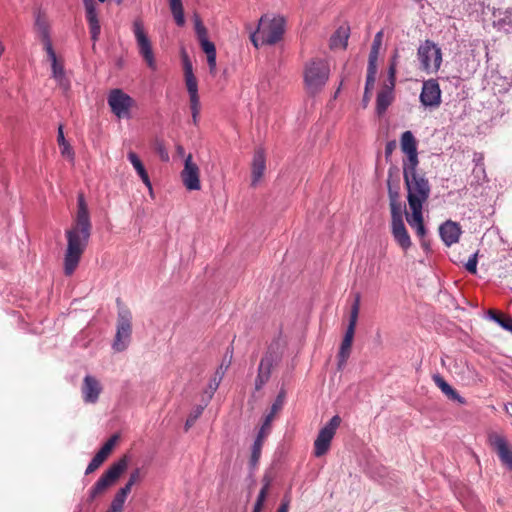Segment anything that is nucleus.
Returning <instances> with one entry per match:
<instances>
[{
    "mask_svg": "<svg viewBox=\"0 0 512 512\" xmlns=\"http://www.w3.org/2000/svg\"><path fill=\"white\" fill-rule=\"evenodd\" d=\"M394 147H395V142L387 143L386 149H385L386 155L391 154Z\"/></svg>",
    "mask_w": 512,
    "mask_h": 512,
    "instance_id": "nucleus-57",
    "label": "nucleus"
},
{
    "mask_svg": "<svg viewBox=\"0 0 512 512\" xmlns=\"http://www.w3.org/2000/svg\"><path fill=\"white\" fill-rule=\"evenodd\" d=\"M107 102L112 113L117 118H131V108L134 105V100L121 89H112L108 94Z\"/></svg>",
    "mask_w": 512,
    "mask_h": 512,
    "instance_id": "nucleus-9",
    "label": "nucleus"
},
{
    "mask_svg": "<svg viewBox=\"0 0 512 512\" xmlns=\"http://www.w3.org/2000/svg\"><path fill=\"white\" fill-rule=\"evenodd\" d=\"M474 173L483 174L484 173V169L482 167H479V168L474 170Z\"/></svg>",
    "mask_w": 512,
    "mask_h": 512,
    "instance_id": "nucleus-60",
    "label": "nucleus"
},
{
    "mask_svg": "<svg viewBox=\"0 0 512 512\" xmlns=\"http://www.w3.org/2000/svg\"><path fill=\"white\" fill-rule=\"evenodd\" d=\"M398 52L396 51L390 59L388 67V80L396 82V72L398 65Z\"/></svg>",
    "mask_w": 512,
    "mask_h": 512,
    "instance_id": "nucleus-45",
    "label": "nucleus"
},
{
    "mask_svg": "<svg viewBox=\"0 0 512 512\" xmlns=\"http://www.w3.org/2000/svg\"><path fill=\"white\" fill-rule=\"evenodd\" d=\"M254 507L262 511L263 504L255 502Z\"/></svg>",
    "mask_w": 512,
    "mask_h": 512,
    "instance_id": "nucleus-61",
    "label": "nucleus"
},
{
    "mask_svg": "<svg viewBox=\"0 0 512 512\" xmlns=\"http://www.w3.org/2000/svg\"><path fill=\"white\" fill-rule=\"evenodd\" d=\"M268 486H269V484H268V483H266V484L262 487V489L260 490V492H259V494H258V496H257L256 502L261 503V504H263V505H264V502H265V500H266V496H267Z\"/></svg>",
    "mask_w": 512,
    "mask_h": 512,
    "instance_id": "nucleus-51",
    "label": "nucleus"
},
{
    "mask_svg": "<svg viewBox=\"0 0 512 512\" xmlns=\"http://www.w3.org/2000/svg\"><path fill=\"white\" fill-rule=\"evenodd\" d=\"M379 51H380L379 49L371 47L367 68L377 69V60H378Z\"/></svg>",
    "mask_w": 512,
    "mask_h": 512,
    "instance_id": "nucleus-48",
    "label": "nucleus"
},
{
    "mask_svg": "<svg viewBox=\"0 0 512 512\" xmlns=\"http://www.w3.org/2000/svg\"><path fill=\"white\" fill-rule=\"evenodd\" d=\"M359 302L360 297L357 296L354 304L352 305L350 317H349V324L346 331L354 332L355 333V327L358 320L359 315Z\"/></svg>",
    "mask_w": 512,
    "mask_h": 512,
    "instance_id": "nucleus-37",
    "label": "nucleus"
},
{
    "mask_svg": "<svg viewBox=\"0 0 512 512\" xmlns=\"http://www.w3.org/2000/svg\"><path fill=\"white\" fill-rule=\"evenodd\" d=\"M263 442L261 440V437H256L253 446H252V453H251V464L255 465L261 455V449H262Z\"/></svg>",
    "mask_w": 512,
    "mask_h": 512,
    "instance_id": "nucleus-43",
    "label": "nucleus"
},
{
    "mask_svg": "<svg viewBox=\"0 0 512 512\" xmlns=\"http://www.w3.org/2000/svg\"><path fill=\"white\" fill-rule=\"evenodd\" d=\"M194 29L197 36V39L200 43L202 50L206 53V55L216 53V48L213 42L208 39V32L206 27L203 25L199 15L194 14Z\"/></svg>",
    "mask_w": 512,
    "mask_h": 512,
    "instance_id": "nucleus-21",
    "label": "nucleus"
},
{
    "mask_svg": "<svg viewBox=\"0 0 512 512\" xmlns=\"http://www.w3.org/2000/svg\"><path fill=\"white\" fill-rule=\"evenodd\" d=\"M349 38V27L340 26L330 38L331 49H345Z\"/></svg>",
    "mask_w": 512,
    "mask_h": 512,
    "instance_id": "nucleus-26",
    "label": "nucleus"
},
{
    "mask_svg": "<svg viewBox=\"0 0 512 512\" xmlns=\"http://www.w3.org/2000/svg\"><path fill=\"white\" fill-rule=\"evenodd\" d=\"M184 75L188 94H198L197 80L193 74L192 64L187 56L184 57Z\"/></svg>",
    "mask_w": 512,
    "mask_h": 512,
    "instance_id": "nucleus-27",
    "label": "nucleus"
},
{
    "mask_svg": "<svg viewBox=\"0 0 512 512\" xmlns=\"http://www.w3.org/2000/svg\"><path fill=\"white\" fill-rule=\"evenodd\" d=\"M494 25L499 29L508 31L512 28V8L502 11L500 9L493 12Z\"/></svg>",
    "mask_w": 512,
    "mask_h": 512,
    "instance_id": "nucleus-28",
    "label": "nucleus"
},
{
    "mask_svg": "<svg viewBox=\"0 0 512 512\" xmlns=\"http://www.w3.org/2000/svg\"><path fill=\"white\" fill-rule=\"evenodd\" d=\"M3 51H4V46H3V44L0 42V56L2 55Z\"/></svg>",
    "mask_w": 512,
    "mask_h": 512,
    "instance_id": "nucleus-63",
    "label": "nucleus"
},
{
    "mask_svg": "<svg viewBox=\"0 0 512 512\" xmlns=\"http://www.w3.org/2000/svg\"><path fill=\"white\" fill-rule=\"evenodd\" d=\"M47 57L51 62L52 78L64 92L68 91L70 89V80L66 75L63 63L58 60L54 50L47 52Z\"/></svg>",
    "mask_w": 512,
    "mask_h": 512,
    "instance_id": "nucleus-15",
    "label": "nucleus"
},
{
    "mask_svg": "<svg viewBox=\"0 0 512 512\" xmlns=\"http://www.w3.org/2000/svg\"><path fill=\"white\" fill-rule=\"evenodd\" d=\"M129 493L130 491H128V488L122 487L114 496L110 508L122 512L125 500Z\"/></svg>",
    "mask_w": 512,
    "mask_h": 512,
    "instance_id": "nucleus-36",
    "label": "nucleus"
},
{
    "mask_svg": "<svg viewBox=\"0 0 512 512\" xmlns=\"http://www.w3.org/2000/svg\"><path fill=\"white\" fill-rule=\"evenodd\" d=\"M142 479V472L140 468H136L133 470L129 476V479L123 488H128V491H131V488L134 484L139 482Z\"/></svg>",
    "mask_w": 512,
    "mask_h": 512,
    "instance_id": "nucleus-46",
    "label": "nucleus"
},
{
    "mask_svg": "<svg viewBox=\"0 0 512 512\" xmlns=\"http://www.w3.org/2000/svg\"><path fill=\"white\" fill-rule=\"evenodd\" d=\"M266 171V157L263 149L254 152L251 164V186L256 187L262 180Z\"/></svg>",
    "mask_w": 512,
    "mask_h": 512,
    "instance_id": "nucleus-18",
    "label": "nucleus"
},
{
    "mask_svg": "<svg viewBox=\"0 0 512 512\" xmlns=\"http://www.w3.org/2000/svg\"><path fill=\"white\" fill-rule=\"evenodd\" d=\"M278 360V354L271 349L261 359L258 367V374L255 379L256 390L262 389V387L268 382L271 376V370Z\"/></svg>",
    "mask_w": 512,
    "mask_h": 512,
    "instance_id": "nucleus-14",
    "label": "nucleus"
},
{
    "mask_svg": "<svg viewBox=\"0 0 512 512\" xmlns=\"http://www.w3.org/2000/svg\"><path fill=\"white\" fill-rule=\"evenodd\" d=\"M102 392L100 381L91 375H86L83 379L81 393L83 401L88 404H94L98 401Z\"/></svg>",
    "mask_w": 512,
    "mask_h": 512,
    "instance_id": "nucleus-16",
    "label": "nucleus"
},
{
    "mask_svg": "<svg viewBox=\"0 0 512 512\" xmlns=\"http://www.w3.org/2000/svg\"><path fill=\"white\" fill-rule=\"evenodd\" d=\"M395 82L387 80L383 88L377 95L376 111L378 115H382L391 105L394 99Z\"/></svg>",
    "mask_w": 512,
    "mask_h": 512,
    "instance_id": "nucleus-22",
    "label": "nucleus"
},
{
    "mask_svg": "<svg viewBox=\"0 0 512 512\" xmlns=\"http://www.w3.org/2000/svg\"><path fill=\"white\" fill-rule=\"evenodd\" d=\"M206 405H207V403H205L204 405H198L191 411V413L189 414V416L185 422V430L186 431L188 429H190L194 425L196 420L201 416Z\"/></svg>",
    "mask_w": 512,
    "mask_h": 512,
    "instance_id": "nucleus-39",
    "label": "nucleus"
},
{
    "mask_svg": "<svg viewBox=\"0 0 512 512\" xmlns=\"http://www.w3.org/2000/svg\"><path fill=\"white\" fill-rule=\"evenodd\" d=\"M329 74L330 68L326 61L316 59L308 62L304 70V80L309 92H319L325 86Z\"/></svg>",
    "mask_w": 512,
    "mask_h": 512,
    "instance_id": "nucleus-6",
    "label": "nucleus"
},
{
    "mask_svg": "<svg viewBox=\"0 0 512 512\" xmlns=\"http://www.w3.org/2000/svg\"><path fill=\"white\" fill-rule=\"evenodd\" d=\"M491 81L493 90L495 93L507 92L512 87V79L509 77H503L498 73L491 75Z\"/></svg>",
    "mask_w": 512,
    "mask_h": 512,
    "instance_id": "nucleus-30",
    "label": "nucleus"
},
{
    "mask_svg": "<svg viewBox=\"0 0 512 512\" xmlns=\"http://www.w3.org/2000/svg\"><path fill=\"white\" fill-rule=\"evenodd\" d=\"M92 223L84 195L77 198V212L71 228L66 230L67 248L64 254V273L70 276L79 265L82 254L88 246Z\"/></svg>",
    "mask_w": 512,
    "mask_h": 512,
    "instance_id": "nucleus-1",
    "label": "nucleus"
},
{
    "mask_svg": "<svg viewBox=\"0 0 512 512\" xmlns=\"http://www.w3.org/2000/svg\"><path fill=\"white\" fill-rule=\"evenodd\" d=\"M171 13L174 17V20L178 26H183L185 24V17L183 11V5L181 0H168Z\"/></svg>",
    "mask_w": 512,
    "mask_h": 512,
    "instance_id": "nucleus-33",
    "label": "nucleus"
},
{
    "mask_svg": "<svg viewBox=\"0 0 512 512\" xmlns=\"http://www.w3.org/2000/svg\"><path fill=\"white\" fill-rule=\"evenodd\" d=\"M183 185L189 191H197L201 189L200 169L197 163L193 161L191 154L185 156L184 168L180 173Z\"/></svg>",
    "mask_w": 512,
    "mask_h": 512,
    "instance_id": "nucleus-11",
    "label": "nucleus"
},
{
    "mask_svg": "<svg viewBox=\"0 0 512 512\" xmlns=\"http://www.w3.org/2000/svg\"><path fill=\"white\" fill-rule=\"evenodd\" d=\"M490 318L499 324L502 328L512 333V318L511 317H502L494 313L493 311L489 312Z\"/></svg>",
    "mask_w": 512,
    "mask_h": 512,
    "instance_id": "nucleus-40",
    "label": "nucleus"
},
{
    "mask_svg": "<svg viewBox=\"0 0 512 512\" xmlns=\"http://www.w3.org/2000/svg\"><path fill=\"white\" fill-rule=\"evenodd\" d=\"M403 178L407 190V201L411 213L406 212V220L419 237H424L423 206L427 202L431 187L425 174L418 167L403 168Z\"/></svg>",
    "mask_w": 512,
    "mask_h": 512,
    "instance_id": "nucleus-2",
    "label": "nucleus"
},
{
    "mask_svg": "<svg viewBox=\"0 0 512 512\" xmlns=\"http://www.w3.org/2000/svg\"><path fill=\"white\" fill-rule=\"evenodd\" d=\"M35 29L41 42L43 43V48L46 53L54 50L50 38L49 23L47 19L40 13L35 19Z\"/></svg>",
    "mask_w": 512,
    "mask_h": 512,
    "instance_id": "nucleus-23",
    "label": "nucleus"
},
{
    "mask_svg": "<svg viewBox=\"0 0 512 512\" xmlns=\"http://www.w3.org/2000/svg\"><path fill=\"white\" fill-rule=\"evenodd\" d=\"M285 30V19L281 16H262L259 20L258 28L250 36L255 47H258L259 40L261 44L272 45L278 42Z\"/></svg>",
    "mask_w": 512,
    "mask_h": 512,
    "instance_id": "nucleus-3",
    "label": "nucleus"
},
{
    "mask_svg": "<svg viewBox=\"0 0 512 512\" xmlns=\"http://www.w3.org/2000/svg\"><path fill=\"white\" fill-rule=\"evenodd\" d=\"M489 440L501 462L512 470V451L509 449L506 439L498 434H493L490 436Z\"/></svg>",
    "mask_w": 512,
    "mask_h": 512,
    "instance_id": "nucleus-19",
    "label": "nucleus"
},
{
    "mask_svg": "<svg viewBox=\"0 0 512 512\" xmlns=\"http://www.w3.org/2000/svg\"><path fill=\"white\" fill-rule=\"evenodd\" d=\"M85 8V16L89 25L91 39L96 42L99 38L101 27L98 19L95 0H82Z\"/></svg>",
    "mask_w": 512,
    "mask_h": 512,
    "instance_id": "nucleus-17",
    "label": "nucleus"
},
{
    "mask_svg": "<svg viewBox=\"0 0 512 512\" xmlns=\"http://www.w3.org/2000/svg\"><path fill=\"white\" fill-rule=\"evenodd\" d=\"M376 74H377V69L367 68L365 96L367 95V93H370L371 90L374 88V84L376 81Z\"/></svg>",
    "mask_w": 512,
    "mask_h": 512,
    "instance_id": "nucleus-44",
    "label": "nucleus"
},
{
    "mask_svg": "<svg viewBox=\"0 0 512 512\" xmlns=\"http://www.w3.org/2000/svg\"><path fill=\"white\" fill-rule=\"evenodd\" d=\"M157 152L159 153L160 158L163 161H168L169 160V154H168L167 150L165 149V147L163 145L159 144L157 146Z\"/></svg>",
    "mask_w": 512,
    "mask_h": 512,
    "instance_id": "nucleus-54",
    "label": "nucleus"
},
{
    "mask_svg": "<svg viewBox=\"0 0 512 512\" xmlns=\"http://www.w3.org/2000/svg\"><path fill=\"white\" fill-rule=\"evenodd\" d=\"M417 59L420 69L427 74L437 73L442 65V50L432 40H425L417 49Z\"/></svg>",
    "mask_w": 512,
    "mask_h": 512,
    "instance_id": "nucleus-4",
    "label": "nucleus"
},
{
    "mask_svg": "<svg viewBox=\"0 0 512 512\" xmlns=\"http://www.w3.org/2000/svg\"><path fill=\"white\" fill-rule=\"evenodd\" d=\"M199 113L200 111H191V115H192V121L195 125L198 124V117H199Z\"/></svg>",
    "mask_w": 512,
    "mask_h": 512,
    "instance_id": "nucleus-58",
    "label": "nucleus"
},
{
    "mask_svg": "<svg viewBox=\"0 0 512 512\" xmlns=\"http://www.w3.org/2000/svg\"><path fill=\"white\" fill-rule=\"evenodd\" d=\"M207 63L212 74L215 73L216 70V53L207 55Z\"/></svg>",
    "mask_w": 512,
    "mask_h": 512,
    "instance_id": "nucleus-52",
    "label": "nucleus"
},
{
    "mask_svg": "<svg viewBox=\"0 0 512 512\" xmlns=\"http://www.w3.org/2000/svg\"><path fill=\"white\" fill-rule=\"evenodd\" d=\"M461 227L457 222L447 220L439 227V234L444 242V244L448 247L457 243L461 236Z\"/></svg>",
    "mask_w": 512,
    "mask_h": 512,
    "instance_id": "nucleus-20",
    "label": "nucleus"
},
{
    "mask_svg": "<svg viewBox=\"0 0 512 512\" xmlns=\"http://www.w3.org/2000/svg\"><path fill=\"white\" fill-rule=\"evenodd\" d=\"M131 322V312L128 309L121 307L118 310L116 335L112 343V349L115 352H123L128 348L132 335Z\"/></svg>",
    "mask_w": 512,
    "mask_h": 512,
    "instance_id": "nucleus-7",
    "label": "nucleus"
},
{
    "mask_svg": "<svg viewBox=\"0 0 512 512\" xmlns=\"http://www.w3.org/2000/svg\"><path fill=\"white\" fill-rule=\"evenodd\" d=\"M400 147L405 154L402 162V168L418 167L417 141L411 131H405L401 135Z\"/></svg>",
    "mask_w": 512,
    "mask_h": 512,
    "instance_id": "nucleus-12",
    "label": "nucleus"
},
{
    "mask_svg": "<svg viewBox=\"0 0 512 512\" xmlns=\"http://www.w3.org/2000/svg\"><path fill=\"white\" fill-rule=\"evenodd\" d=\"M340 423L341 418L338 415H335L323 428L320 429L314 442V455L316 457H321L327 453Z\"/></svg>",
    "mask_w": 512,
    "mask_h": 512,
    "instance_id": "nucleus-10",
    "label": "nucleus"
},
{
    "mask_svg": "<svg viewBox=\"0 0 512 512\" xmlns=\"http://www.w3.org/2000/svg\"><path fill=\"white\" fill-rule=\"evenodd\" d=\"M57 142L60 147V152L63 157L68 158L69 160L74 159V151L68 141L64 137L63 127L60 125L58 127L57 134Z\"/></svg>",
    "mask_w": 512,
    "mask_h": 512,
    "instance_id": "nucleus-32",
    "label": "nucleus"
},
{
    "mask_svg": "<svg viewBox=\"0 0 512 512\" xmlns=\"http://www.w3.org/2000/svg\"><path fill=\"white\" fill-rule=\"evenodd\" d=\"M284 404V393L280 392L271 406L270 412L265 416L264 426H270L275 414L282 408Z\"/></svg>",
    "mask_w": 512,
    "mask_h": 512,
    "instance_id": "nucleus-35",
    "label": "nucleus"
},
{
    "mask_svg": "<svg viewBox=\"0 0 512 512\" xmlns=\"http://www.w3.org/2000/svg\"><path fill=\"white\" fill-rule=\"evenodd\" d=\"M421 104L425 108L434 109L441 104V89L435 79H428L423 82L419 96Z\"/></svg>",
    "mask_w": 512,
    "mask_h": 512,
    "instance_id": "nucleus-13",
    "label": "nucleus"
},
{
    "mask_svg": "<svg viewBox=\"0 0 512 512\" xmlns=\"http://www.w3.org/2000/svg\"><path fill=\"white\" fill-rule=\"evenodd\" d=\"M117 440H118V436L117 435L111 436L104 443V445L101 447V449L98 451V453L101 454L102 456H104L107 459V457L109 456V454L113 450L114 446L116 445Z\"/></svg>",
    "mask_w": 512,
    "mask_h": 512,
    "instance_id": "nucleus-42",
    "label": "nucleus"
},
{
    "mask_svg": "<svg viewBox=\"0 0 512 512\" xmlns=\"http://www.w3.org/2000/svg\"><path fill=\"white\" fill-rule=\"evenodd\" d=\"M370 100V93H367V95L363 97L364 103H367Z\"/></svg>",
    "mask_w": 512,
    "mask_h": 512,
    "instance_id": "nucleus-62",
    "label": "nucleus"
},
{
    "mask_svg": "<svg viewBox=\"0 0 512 512\" xmlns=\"http://www.w3.org/2000/svg\"><path fill=\"white\" fill-rule=\"evenodd\" d=\"M176 151H177L178 155H180L182 157L185 156V150H184V148L181 145H178L176 147Z\"/></svg>",
    "mask_w": 512,
    "mask_h": 512,
    "instance_id": "nucleus-59",
    "label": "nucleus"
},
{
    "mask_svg": "<svg viewBox=\"0 0 512 512\" xmlns=\"http://www.w3.org/2000/svg\"><path fill=\"white\" fill-rule=\"evenodd\" d=\"M105 460H106V458L97 452L95 454V456L92 458V460L90 461V463L88 464L85 474L88 475V474L93 473L96 469H98L103 464V462Z\"/></svg>",
    "mask_w": 512,
    "mask_h": 512,
    "instance_id": "nucleus-41",
    "label": "nucleus"
},
{
    "mask_svg": "<svg viewBox=\"0 0 512 512\" xmlns=\"http://www.w3.org/2000/svg\"><path fill=\"white\" fill-rule=\"evenodd\" d=\"M433 380L447 397L458 400L460 403L464 402L463 398L440 375H434Z\"/></svg>",
    "mask_w": 512,
    "mask_h": 512,
    "instance_id": "nucleus-31",
    "label": "nucleus"
},
{
    "mask_svg": "<svg viewBox=\"0 0 512 512\" xmlns=\"http://www.w3.org/2000/svg\"><path fill=\"white\" fill-rule=\"evenodd\" d=\"M189 101L191 111H200L201 105L198 94L189 95Z\"/></svg>",
    "mask_w": 512,
    "mask_h": 512,
    "instance_id": "nucleus-49",
    "label": "nucleus"
},
{
    "mask_svg": "<svg viewBox=\"0 0 512 512\" xmlns=\"http://www.w3.org/2000/svg\"><path fill=\"white\" fill-rule=\"evenodd\" d=\"M132 31L138 46L139 54L142 56L146 64L152 70L156 69V62L152 50L151 41L148 38L141 19H135L132 24Z\"/></svg>",
    "mask_w": 512,
    "mask_h": 512,
    "instance_id": "nucleus-8",
    "label": "nucleus"
},
{
    "mask_svg": "<svg viewBox=\"0 0 512 512\" xmlns=\"http://www.w3.org/2000/svg\"><path fill=\"white\" fill-rule=\"evenodd\" d=\"M127 158L130 161V163L132 164V166L135 169V171L137 172V174L139 175V177L141 178L144 185L148 188L149 192L152 194L153 188H152V184H151L149 175H148L142 161L138 157V155L136 153L130 151L127 155Z\"/></svg>",
    "mask_w": 512,
    "mask_h": 512,
    "instance_id": "nucleus-25",
    "label": "nucleus"
},
{
    "mask_svg": "<svg viewBox=\"0 0 512 512\" xmlns=\"http://www.w3.org/2000/svg\"><path fill=\"white\" fill-rule=\"evenodd\" d=\"M382 38H383V32L382 31L377 32L374 37V40H373L372 48H376V49L380 50L381 45H382Z\"/></svg>",
    "mask_w": 512,
    "mask_h": 512,
    "instance_id": "nucleus-53",
    "label": "nucleus"
},
{
    "mask_svg": "<svg viewBox=\"0 0 512 512\" xmlns=\"http://www.w3.org/2000/svg\"><path fill=\"white\" fill-rule=\"evenodd\" d=\"M289 511V502H282L278 507L276 512H288Z\"/></svg>",
    "mask_w": 512,
    "mask_h": 512,
    "instance_id": "nucleus-56",
    "label": "nucleus"
},
{
    "mask_svg": "<svg viewBox=\"0 0 512 512\" xmlns=\"http://www.w3.org/2000/svg\"><path fill=\"white\" fill-rule=\"evenodd\" d=\"M353 337H354V332H350V331L345 332L344 338H343L341 346H340L339 355H338L339 367L345 365V363L350 355Z\"/></svg>",
    "mask_w": 512,
    "mask_h": 512,
    "instance_id": "nucleus-29",
    "label": "nucleus"
},
{
    "mask_svg": "<svg viewBox=\"0 0 512 512\" xmlns=\"http://www.w3.org/2000/svg\"><path fill=\"white\" fill-rule=\"evenodd\" d=\"M223 379V372L215 373L214 376L211 378L208 387L205 391V393L208 395V400H210L215 391L218 389L221 381Z\"/></svg>",
    "mask_w": 512,
    "mask_h": 512,
    "instance_id": "nucleus-38",
    "label": "nucleus"
},
{
    "mask_svg": "<svg viewBox=\"0 0 512 512\" xmlns=\"http://www.w3.org/2000/svg\"><path fill=\"white\" fill-rule=\"evenodd\" d=\"M397 195L391 196L390 208H391V224H395L403 221V207L396 199Z\"/></svg>",
    "mask_w": 512,
    "mask_h": 512,
    "instance_id": "nucleus-34",
    "label": "nucleus"
},
{
    "mask_svg": "<svg viewBox=\"0 0 512 512\" xmlns=\"http://www.w3.org/2000/svg\"><path fill=\"white\" fill-rule=\"evenodd\" d=\"M269 429H270V426H264V423H263L261 428H260V430H259V432H258L257 437H261V440L263 441L264 438L266 437Z\"/></svg>",
    "mask_w": 512,
    "mask_h": 512,
    "instance_id": "nucleus-55",
    "label": "nucleus"
},
{
    "mask_svg": "<svg viewBox=\"0 0 512 512\" xmlns=\"http://www.w3.org/2000/svg\"><path fill=\"white\" fill-rule=\"evenodd\" d=\"M128 466L126 458L113 463L96 481L89 491L88 501L92 502L97 497L103 495L120 478Z\"/></svg>",
    "mask_w": 512,
    "mask_h": 512,
    "instance_id": "nucleus-5",
    "label": "nucleus"
},
{
    "mask_svg": "<svg viewBox=\"0 0 512 512\" xmlns=\"http://www.w3.org/2000/svg\"><path fill=\"white\" fill-rule=\"evenodd\" d=\"M477 262H478V254L474 253L469 257L468 261L465 264L466 270L471 274H476Z\"/></svg>",
    "mask_w": 512,
    "mask_h": 512,
    "instance_id": "nucleus-47",
    "label": "nucleus"
},
{
    "mask_svg": "<svg viewBox=\"0 0 512 512\" xmlns=\"http://www.w3.org/2000/svg\"><path fill=\"white\" fill-rule=\"evenodd\" d=\"M252 512H261V510L254 507Z\"/></svg>",
    "mask_w": 512,
    "mask_h": 512,
    "instance_id": "nucleus-64",
    "label": "nucleus"
},
{
    "mask_svg": "<svg viewBox=\"0 0 512 512\" xmlns=\"http://www.w3.org/2000/svg\"><path fill=\"white\" fill-rule=\"evenodd\" d=\"M391 230H392V235H393L396 243L403 250H405V251L408 250L411 247L412 242H411L410 236L408 234V231L405 227L404 222H398L395 224H391Z\"/></svg>",
    "mask_w": 512,
    "mask_h": 512,
    "instance_id": "nucleus-24",
    "label": "nucleus"
},
{
    "mask_svg": "<svg viewBox=\"0 0 512 512\" xmlns=\"http://www.w3.org/2000/svg\"><path fill=\"white\" fill-rule=\"evenodd\" d=\"M231 361H232V353H230L229 356H227V355L225 356L223 362L218 367V369L216 370L215 373L223 372V376H224L225 372L227 371V369L229 368V366L231 364Z\"/></svg>",
    "mask_w": 512,
    "mask_h": 512,
    "instance_id": "nucleus-50",
    "label": "nucleus"
}]
</instances>
